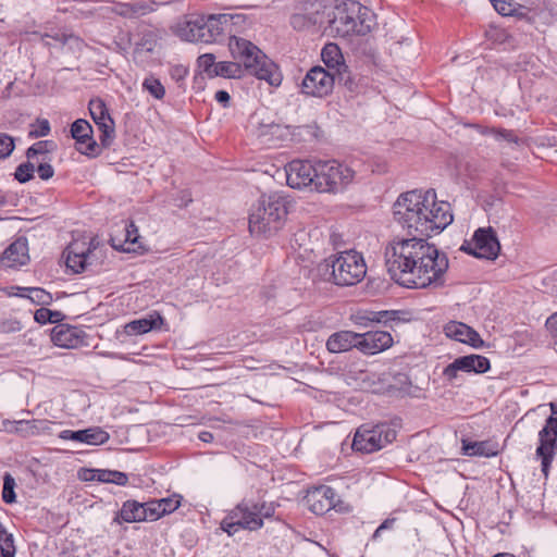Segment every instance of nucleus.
<instances>
[{"label":"nucleus","instance_id":"1","mask_svg":"<svg viewBox=\"0 0 557 557\" xmlns=\"http://www.w3.org/2000/svg\"><path fill=\"white\" fill-rule=\"evenodd\" d=\"M384 256L387 272L401 286L436 288L444 285L448 259L426 238L395 236L386 245Z\"/></svg>","mask_w":557,"mask_h":557},{"label":"nucleus","instance_id":"2","mask_svg":"<svg viewBox=\"0 0 557 557\" xmlns=\"http://www.w3.org/2000/svg\"><path fill=\"white\" fill-rule=\"evenodd\" d=\"M395 221L409 235L428 238L438 234L453 222L450 205L437 201L433 189L401 194L393 207Z\"/></svg>","mask_w":557,"mask_h":557},{"label":"nucleus","instance_id":"3","mask_svg":"<svg viewBox=\"0 0 557 557\" xmlns=\"http://www.w3.org/2000/svg\"><path fill=\"white\" fill-rule=\"evenodd\" d=\"M228 49L233 59L242 64L245 73L265 81L271 86L281 85L283 77L278 67L255 44L232 35Z\"/></svg>","mask_w":557,"mask_h":557},{"label":"nucleus","instance_id":"4","mask_svg":"<svg viewBox=\"0 0 557 557\" xmlns=\"http://www.w3.org/2000/svg\"><path fill=\"white\" fill-rule=\"evenodd\" d=\"M327 17L326 29L330 34L339 37L364 36L375 25L374 13L357 1L344 2L332 8Z\"/></svg>","mask_w":557,"mask_h":557},{"label":"nucleus","instance_id":"5","mask_svg":"<svg viewBox=\"0 0 557 557\" xmlns=\"http://www.w3.org/2000/svg\"><path fill=\"white\" fill-rule=\"evenodd\" d=\"M287 216L286 200L277 193L262 195L251 208L249 232L255 236L270 237L285 224Z\"/></svg>","mask_w":557,"mask_h":557},{"label":"nucleus","instance_id":"6","mask_svg":"<svg viewBox=\"0 0 557 557\" xmlns=\"http://www.w3.org/2000/svg\"><path fill=\"white\" fill-rule=\"evenodd\" d=\"M275 510L274 503L242 500L221 521V529L230 536L240 529L257 531L263 527V519L272 518Z\"/></svg>","mask_w":557,"mask_h":557},{"label":"nucleus","instance_id":"7","mask_svg":"<svg viewBox=\"0 0 557 557\" xmlns=\"http://www.w3.org/2000/svg\"><path fill=\"white\" fill-rule=\"evenodd\" d=\"M320 271L330 274L336 285L351 286L363 280L367 265L361 253L347 250L325 259L320 264Z\"/></svg>","mask_w":557,"mask_h":557},{"label":"nucleus","instance_id":"8","mask_svg":"<svg viewBox=\"0 0 557 557\" xmlns=\"http://www.w3.org/2000/svg\"><path fill=\"white\" fill-rule=\"evenodd\" d=\"M356 176L355 170L336 160L318 161L315 191L338 194L350 185Z\"/></svg>","mask_w":557,"mask_h":557},{"label":"nucleus","instance_id":"9","mask_svg":"<svg viewBox=\"0 0 557 557\" xmlns=\"http://www.w3.org/2000/svg\"><path fill=\"white\" fill-rule=\"evenodd\" d=\"M396 438V431L386 423L373 426L363 424L356 431L352 441V448L362 453H373Z\"/></svg>","mask_w":557,"mask_h":557},{"label":"nucleus","instance_id":"10","mask_svg":"<svg viewBox=\"0 0 557 557\" xmlns=\"http://www.w3.org/2000/svg\"><path fill=\"white\" fill-rule=\"evenodd\" d=\"M460 249L476 258L494 260L499 255L500 244L491 226L480 227L471 239L463 242Z\"/></svg>","mask_w":557,"mask_h":557},{"label":"nucleus","instance_id":"11","mask_svg":"<svg viewBox=\"0 0 557 557\" xmlns=\"http://www.w3.org/2000/svg\"><path fill=\"white\" fill-rule=\"evenodd\" d=\"M286 182L292 188H309L315 191V178L318 177V161L293 160L285 166Z\"/></svg>","mask_w":557,"mask_h":557},{"label":"nucleus","instance_id":"12","mask_svg":"<svg viewBox=\"0 0 557 557\" xmlns=\"http://www.w3.org/2000/svg\"><path fill=\"white\" fill-rule=\"evenodd\" d=\"M335 73L325 70L322 66L311 67L302 78L301 92L311 97H326L334 87Z\"/></svg>","mask_w":557,"mask_h":557},{"label":"nucleus","instance_id":"13","mask_svg":"<svg viewBox=\"0 0 557 557\" xmlns=\"http://www.w3.org/2000/svg\"><path fill=\"white\" fill-rule=\"evenodd\" d=\"M540 445L536 448V455L542 460V471L545 476L557 451V418L548 417L544 428L539 432Z\"/></svg>","mask_w":557,"mask_h":557},{"label":"nucleus","instance_id":"14","mask_svg":"<svg viewBox=\"0 0 557 557\" xmlns=\"http://www.w3.org/2000/svg\"><path fill=\"white\" fill-rule=\"evenodd\" d=\"M45 335L49 336L54 346L67 349H75L88 346V335L78 327L69 324H58L49 331H45Z\"/></svg>","mask_w":557,"mask_h":557},{"label":"nucleus","instance_id":"15","mask_svg":"<svg viewBox=\"0 0 557 557\" xmlns=\"http://www.w3.org/2000/svg\"><path fill=\"white\" fill-rule=\"evenodd\" d=\"M30 261L27 238L17 237L0 253V270L16 271Z\"/></svg>","mask_w":557,"mask_h":557},{"label":"nucleus","instance_id":"16","mask_svg":"<svg viewBox=\"0 0 557 557\" xmlns=\"http://www.w3.org/2000/svg\"><path fill=\"white\" fill-rule=\"evenodd\" d=\"M90 115L100 131V143L103 147H109L114 138V122L111 119L104 102L101 99L89 101Z\"/></svg>","mask_w":557,"mask_h":557},{"label":"nucleus","instance_id":"17","mask_svg":"<svg viewBox=\"0 0 557 557\" xmlns=\"http://www.w3.org/2000/svg\"><path fill=\"white\" fill-rule=\"evenodd\" d=\"M490 368V360L486 357L481 355H468L455 359L454 362L444 369L443 374L447 380L451 381L456 379L459 371L485 373Z\"/></svg>","mask_w":557,"mask_h":557},{"label":"nucleus","instance_id":"18","mask_svg":"<svg viewBox=\"0 0 557 557\" xmlns=\"http://www.w3.org/2000/svg\"><path fill=\"white\" fill-rule=\"evenodd\" d=\"M110 242L114 249L124 252H139L145 250L144 245L140 243L138 228L133 221L125 222L120 234L112 235Z\"/></svg>","mask_w":557,"mask_h":557},{"label":"nucleus","instance_id":"19","mask_svg":"<svg viewBox=\"0 0 557 557\" xmlns=\"http://www.w3.org/2000/svg\"><path fill=\"white\" fill-rule=\"evenodd\" d=\"M335 491L326 485L313 487L306 496L309 509L315 515H323L335 508Z\"/></svg>","mask_w":557,"mask_h":557},{"label":"nucleus","instance_id":"20","mask_svg":"<svg viewBox=\"0 0 557 557\" xmlns=\"http://www.w3.org/2000/svg\"><path fill=\"white\" fill-rule=\"evenodd\" d=\"M71 135L75 139L77 151L86 156H94L98 147L92 137V127L84 119H78L71 126Z\"/></svg>","mask_w":557,"mask_h":557},{"label":"nucleus","instance_id":"21","mask_svg":"<svg viewBox=\"0 0 557 557\" xmlns=\"http://www.w3.org/2000/svg\"><path fill=\"white\" fill-rule=\"evenodd\" d=\"M151 509L149 500L146 503H139L137 500H126L120 511L117 512L114 521L116 522H141V521H153L151 518Z\"/></svg>","mask_w":557,"mask_h":557},{"label":"nucleus","instance_id":"22","mask_svg":"<svg viewBox=\"0 0 557 557\" xmlns=\"http://www.w3.org/2000/svg\"><path fill=\"white\" fill-rule=\"evenodd\" d=\"M59 437L65 441H75L92 446L102 445L110 440L109 433L100 426H91L78 431L64 430L60 433Z\"/></svg>","mask_w":557,"mask_h":557},{"label":"nucleus","instance_id":"23","mask_svg":"<svg viewBox=\"0 0 557 557\" xmlns=\"http://www.w3.org/2000/svg\"><path fill=\"white\" fill-rule=\"evenodd\" d=\"M393 345V337L386 331H371L359 334V349L368 355L381 352Z\"/></svg>","mask_w":557,"mask_h":557},{"label":"nucleus","instance_id":"24","mask_svg":"<svg viewBox=\"0 0 557 557\" xmlns=\"http://www.w3.org/2000/svg\"><path fill=\"white\" fill-rule=\"evenodd\" d=\"M444 332L446 336L460 343L468 344L473 348H481L484 345V342L482 341L479 333L462 322H448L444 326Z\"/></svg>","mask_w":557,"mask_h":557},{"label":"nucleus","instance_id":"25","mask_svg":"<svg viewBox=\"0 0 557 557\" xmlns=\"http://www.w3.org/2000/svg\"><path fill=\"white\" fill-rule=\"evenodd\" d=\"M406 312L397 311V310H384V311H363L359 312L356 315V321L358 324L367 326L371 322L375 323H400L409 321L406 318Z\"/></svg>","mask_w":557,"mask_h":557},{"label":"nucleus","instance_id":"26","mask_svg":"<svg viewBox=\"0 0 557 557\" xmlns=\"http://www.w3.org/2000/svg\"><path fill=\"white\" fill-rule=\"evenodd\" d=\"M90 249L89 247H86L85 242L74 240L65 250L66 267L74 273L83 272L86 268V261Z\"/></svg>","mask_w":557,"mask_h":557},{"label":"nucleus","instance_id":"27","mask_svg":"<svg viewBox=\"0 0 557 557\" xmlns=\"http://www.w3.org/2000/svg\"><path fill=\"white\" fill-rule=\"evenodd\" d=\"M220 21L219 14H211L208 16L199 15L200 42H214L219 37L224 35Z\"/></svg>","mask_w":557,"mask_h":557},{"label":"nucleus","instance_id":"28","mask_svg":"<svg viewBox=\"0 0 557 557\" xmlns=\"http://www.w3.org/2000/svg\"><path fill=\"white\" fill-rule=\"evenodd\" d=\"M352 347L359 348V334L350 331L334 333L326 342L327 350L333 354L348 351Z\"/></svg>","mask_w":557,"mask_h":557},{"label":"nucleus","instance_id":"29","mask_svg":"<svg viewBox=\"0 0 557 557\" xmlns=\"http://www.w3.org/2000/svg\"><path fill=\"white\" fill-rule=\"evenodd\" d=\"M163 318L158 312H152L145 318L133 320L125 324L124 332L127 335H141L151 330L160 329Z\"/></svg>","mask_w":557,"mask_h":557},{"label":"nucleus","instance_id":"30","mask_svg":"<svg viewBox=\"0 0 557 557\" xmlns=\"http://www.w3.org/2000/svg\"><path fill=\"white\" fill-rule=\"evenodd\" d=\"M199 23V15L185 16L176 23L174 32L183 40L200 42Z\"/></svg>","mask_w":557,"mask_h":557},{"label":"nucleus","instance_id":"31","mask_svg":"<svg viewBox=\"0 0 557 557\" xmlns=\"http://www.w3.org/2000/svg\"><path fill=\"white\" fill-rule=\"evenodd\" d=\"M322 61L331 71H335L337 74H342V70H346L344 63V57L339 47L336 44H327L321 51Z\"/></svg>","mask_w":557,"mask_h":557},{"label":"nucleus","instance_id":"32","mask_svg":"<svg viewBox=\"0 0 557 557\" xmlns=\"http://www.w3.org/2000/svg\"><path fill=\"white\" fill-rule=\"evenodd\" d=\"M151 509V518L153 521L160 519L162 516L175 511L181 505V496L173 495L161 499L149 500Z\"/></svg>","mask_w":557,"mask_h":557},{"label":"nucleus","instance_id":"33","mask_svg":"<svg viewBox=\"0 0 557 557\" xmlns=\"http://www.w3.org/2000/svg\"><path fill=\"white\" fill-rule=\"evenodd\" d=\"M220 17V24L223 29L224 35H236V33L240 32V29L246 25L247 17L245 14L236 13H221L219 14Z\"/></svg>","mask_w":557,"mask_h":557},{"label":"nucleus","instance_id":"34","mask_svg":"<svg viewBox=\"0 0 557 557\" xmlns=\"http://www.w3.org/2000/svg\"><path fill=\"white\" fill-rule=\"evenodd\" d=\"M462 453L466 456L493 457L497 455V448L488 442L462 441Z\"/></svg>","mask_w":557,"mask_h":557},{"label":"nucleus","instance_id":"35","mask_svg":"<svg viewBox=\"0 0 557 557\" xmlns=\"http://www.w3.org/2000/svg\"><path fill=\"white\" fill-rule=\"evenodd\" d=\"M244 75L245 72L242 64L236 61L218 62L214 72V77L221 76L224 78H240Z\"/></svg>","mask_w":557,"mask_h":557},{"label":"nucleus","instance_id":"36","mask_svg":"<svg viewBox=\"0 0 557 557\" xmlns=\"http://www.w3.org/2000/svg\"><path fill=\"white\" fill-rule=\"evenodd\" d=\"M26 156L28 160L35 158V144L27 148ZM34 170L35 166L30 161L24 162L16 168L14 177L20 183H26L33 177Z\"/></svg>","mask_w":557,"mask_h":557},{"label":"nucleus","instance_id":"37","mask_svg":"<svg viewBox=\"0 0 557 557\" xmlns=\"http://www.w3.org/2000/svg\"><path fill=\"white\" fill-rule=\"evenodd\" d=\"M481 134L491 135L498 141H506L508 144L519 145V137L512 132L505 128H494V127H482L479 126Z\"/></svg>","mask_w":557,"mask_h":557},{"label":"nucleus","instance_id":"38","mask_svg":"<svg viewBox=\"0 0 557 557\" xmlns=\"http://www.w3.org/2000/svg\"><path fill=\"white\" fill-rule=\"evenodd\" d=\"M148 11L149 7L144 3H122L116 10L119 15L127 18L145 15Z\"/></svg>","mask_w":557,"mask_h":557},{"label":"nucleus","instance_id":"39","mask_svg":"<svg viewBox=\"0 0 557 557\" xmlns=\"http://www.w3.org/2000/svg\"><path fill=\"white\" fill-rule=\"evenodd\" d=\"M65 315L60 310H51L47 307H40L37 309V323L46 324L50 323H59L64 320Z\"/></svg>","mask_w":557,"mask_h":557},{"label":"nucleus","instance_id":"40","mask_svg":"<svg viewBox=\"0 0 557 557\" xmlns=\"http://www.w3.org/2000/svg\"><path fill=\"white\" fill-rule=\"evenodd\" d=\"M14 554L13 536L5 531L0 522V557H14Z\"/></svg>","mask_w":557,"mask_h":557},{"label":"nucleus","instance_id":"41","mask_svg":"<svg viewBox=\"0 0 557 557\" xmlns=\"http://www.w3.org/2000/svg\"><path fill=\"white\" fill-rule=\"evenodd\" d=\"M143 89L149 92L156 99H163L165 96V88L161 82L154 76L146 77L143 82Z\"/></svg>","mask_w":557,"mask_h":557},{"label":"nucleus","instance_id":"42","mask_svg":"<svg viewBox=\"0 0 557 557\" xmlns=\"http://www.w3.org/2000/svg\"><path fill=\"white\" fill-rule=\"evenodd\" d=\"M198 67L202 73H205L208 77L213 78L214 72L216 69L218 62L215 61V57L212 53L201 54L198 60Z\"/></svg>","mask_w":557,"mask_h":557},{"label":"nucleus","instance_id":"43","mask_svg":"<svg viewBox=\"0 0 557 557\" xmlns=\"http://www.w3.org/2000/svg\"><path fill=\"white\" fill-rule=\"evenodd\" d=\"M15 480L14 478L5 472L3 476V488H2V499L5 504H12L15 502L16 495L14 492Z\"/></svg>","mask_w":557,"mask_h":557},{"label":"nucleus","instance_id":"44","mask_svg":"<svg viewBox=\"0 0 557 557\" xmlns=\"http://www.w3.org/2000/svg\"><path fill=\"white\" fill-rule=\"evenodd\" d=\"M494 9L502 15L508 16L517 11L518 7H521L516 0H491Z\"/></svg>","mask_w":557,"mask_h":557},{"label":"nucleus","instance_id":"45","mask_svg":"<svg viewBox=\"0 0 557 557\" xmlns=\"http://www.w3.org/2000/svg\"><path fill=\"white\" fill-rule=\"evenodd\" d=\"M14 149V140L11 136L0 133V159L8 158Z\"/></svg>","mask_w":557,"mask_h":557},{"label":"nucleus","instance_id":"46","mask_svg":"<svg viewBox=\"0 0 557 557\" xmlns=\"http://www.w3.org/2000/svg\"><path fill=\"white\" fill-rule=\"evenodd\" d=\"M37 174L41 180H49L53 176L54 170L51 164L47 162H40L37 165Z\"/></svg>","mask_w":557,"mask_h":557},{"label":"nucleus","instance_id":"47","mask_svg":"<svg viewBox=\"0 0 557 557\" xmlns=\"http://www.w3.org/2000/svg\"><path fill=\"white\" fill-rule=\"evenodd\" d=\"M110 483H114L116 485H120V486H124L127 484L128 482V476L126 473L124 472H121V471H116V470H111V476H110Z\"/></svg>","mask_w":557,"mask_h":557},{"label":"nucleus","instance_id":"48","mask_svg":"<svg viewBox=\"0 0 557 557\" xmlns=\"http://www.w3.org/2000/svg\"><path fill=\"white\" fill-rule=\"evenodd\" d=\"M52 296L42 288L37 287V306L47 307L51 304Z\"/></svg>","mask_w":557,"mask_h":557},{"label":"nucleus","instance_id":"49","mask_svg":"<svg viewBox=\"0 0 557 557\" xmlns=\"http://www.w3.org/2000/svg\"><path fill=\"white\" fill-rule=\"evenodd\" d=\"M57 148V145L52 140H40L37 141V156L51 152Z\"/></svg>","mask_w":557,"mask_h":557},{"label":"nucleus","instance_id":"50","mask_svg":"<svg viewBox=\"0 0 557 557\" xmlns=\"http://www.w3.org/2000/svg\"><path fill=\"white\" fill-rule=\"evenodd\" d=\"M280 128H281V126L278 124L273 123V122L268 123V124L261 123L259 125V133H258V135L259 136H267L268 134H275Z\"/></svg>","mask_w":557,"mask_h":557},{"label":"nucleus","instance_id":"51","mask_svg":"<svg viewBox=\"0 0 557 557\" xmlns=\"http://www.w3.org/2000/svg\"><path fill=\"white\" fill-rule=\"evenodd\" d=\"M546 329L554 338H557V312L553 313L546 320Z\"/></svg>","mask_w":557,"mask_h":557},{"label":"nucleus","instance_id":"52","mask_svg":"<svg viewBox=\"0 0 557 557\" xmlns=\"http://www.w3.org/2000/svg\"><path fill=\"white\" fill-rule=\"evenodd\" d=\"M50 132L48 120H37V137L47 136Z\"/></svg>","mask_w":557,"mask_h":557},{"label":"nucleus","instance_id":"53","mask_svg":"<svg viewBox=\"0 0 557 557\" xmlns=\"http://www.w3.org/2000/svg\"><path fill=\"white\" fill-rule=\"evenodd\" d=\"M98 469H82L79 471V479L83 481H97Z\"/></svg>","mask_w":557,"mask_h":557},{"label":"nucleus","instance_id":"54","mask_svg":"<svg viewBox=\"0 0 557 557\" xmlns=\"http://www.w3.org/2000/svg\"><path fill=\"white\" fill-rule=\"evenodd\" d=\"M34 290H35V287L10 286L7 288V294L9 296H17V295H20L18 292H28V294H32Z\"/></svg>","mask_w":557,"mask_h":557},{"label":"nucleus","instance_id":"55","mask_svg":"<svg viewBox=\"0 0 557 557\" xmlns=\"http://www.w3.org/2000/svg\"><path fill=\"white\" fill-rule=\"evenodd\" d=\"M97 481L101 483H110L111 470L108 469H98L96 474Z\"/></svg>","mask_w":557,"mask_h":557},{"label":"nucleus","instance_id":"56","mask_svg":"<svg viewBox=\"0 0 557 557\" xmlns=\"http://www.w3.org/2000/svg\"><path fill=\"white\" fill-rule=\"evenodd\" d=\"M215 100L224 106L230 101V95L225 90H219L215 92Z\"/></svg>","mask_w":557,"mask_h":557},{"label":"nucleus","instance_id":"57","mask_svg":"<svg viewBox=\"0 0 557 557\" xmlns=\"http://www.w3.org/2000/svg\"><path fill=\"white\" fill-rule=\"evenodd\" d=\"M199 438L202 442L209 443V442H211L213 440V435L210 432H201L199 434Z\"/></svg>","mask_w":557,"mask_h":557},{"label":"nucleus","instance_id":"58","mask_svg":"<svg viewBox=\"0 0 557 557\" xmlns=\"http://www.w3.org/2000/svg\"><path fill=\"white\" fill-rule=\"evenodd\" d=\"M394 522V520H385L381 525H380V529L384 530V529H387L392 525V523Z\"/></svg>","mask_w":557,"mask_h":557},{"label":"nucleus","instance_id":"59","mask_svg":"<svg viewBox=\"0 0 557 557\" xmlns=\"http://www.w3.org/2000/svg\"><path fill=\"white\" fill-rule=\"evenodd\" d=\"M18 293H20V295H17L18 297L28 298L32 301H34V299L32 298L30 294H28V292H18Z\"/></svg>","mask_w":557,"mask_h":557},{"label":"nucleus","instance_id":"60","mask_svg":"<svg viewBox=\"0 0 557 557\" xmlns=\"http://www.w3.org/2000/svg\"><path fill=\"white\" fill-rule=\"evenodd\" d=\"M549 406L553 414L557 416V404L550 403Z\"/></svg>","mask_w":557,"mask_h":557},{"label":"nucleus","instance_id":"61","mask_svg":"<svg viewBox=\"0 0 557 557\" xmlns=\"http://www.w3.org/2000/svg\"><path fill=\"white\" fill-rule=\"evenodd\" d=\"M493 557H515V556L511 555V554H508V553H499V554H496Z\"/></svg>","mask_w":557,"mask_h":557},{"label":"nucleus","instance_id":"62","mask_svg":"<svg viewBox=\"0 0 557 557\" xmlns=\"http://www.w3.org/2000/svg\"><path fill=\"white\" fill-rule=\"evenodd\" d=\"M382 531H383V530H382V529H380V527H379V528L375 530L374 534H373V539H377V537L380 536V534H381V532H382Z\"/></svg>","mask_w":557,"mask_h":557},{"label":"nucleus","instance_id":"63","mask_svg":"<svg viewBox=\"0 0 557 557\" xmlns=\"http://www.w3.org/2000/svg\"><path fill=\"white\" fill-rule=\"evenodd\" d=\"M5 205V199L3 197H0V208H2Z\"/></svg>","mask_w":557,"mask_h":557},{"label":"nucleus","instance_id":"64","mask_svg":"<svg viewBox=\"0 0 557 557\" xmlns=\"http://www.w3.org/2000/svg\"><path fill=\"white\" fill-rule=\"evenodd\" d=\"M55 40H57L60 45H64V44H65V41H64V40H61V39H59V38H57Z\"/></svg>","mask_w":557,"mask_h":557}]
</instances>
